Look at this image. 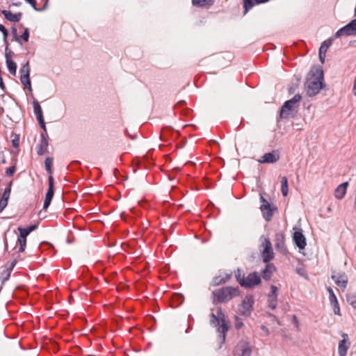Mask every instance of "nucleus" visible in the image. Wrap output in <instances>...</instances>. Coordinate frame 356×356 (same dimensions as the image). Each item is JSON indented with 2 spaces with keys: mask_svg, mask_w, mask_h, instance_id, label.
Wrapping results in <instances>:
<instances>
[{
  "mask_svg": "<svg viewBox=\"0 0 356 356\" xmlns=\"http://www.w3.org/2000/svg\"><path fill=\"white\" fill-rule=\"evenodd\" d=\"M323 72L321 66L313 67L305 83V90L309 97L317 95L323 86Z\"/></svg>",
  "mask_w": 356,
  "mask_h": 356,
  "instance_id": "1",
  "label": "nucleus"
},
{
  "mask_svg": "<svg viewBox=\"0 0 356 356\" xmlns=\"http://www.w3.org/2000/svg\"><path fill=\"white\" fill-rule=\"evenodd\" d=\"M210 316V323L217 327V332L220 334V344H222L225 341L226 333L229 328L228 323L225 319V315L222 312V308L218 307L216 309V314L212 312ZM220 347L221 345H220L219 348Z\"/></svg>",
  "mask_w": 356,
  "mask_h": 356,
  "instance_id": "2",
  "label": "nucleus"
},
{
  "mask_svg": "<svg viewBox=\"0 0 356 356\" xmlns=\"http://www.w3.org/2000/svg\"><path fill=\"white\" fill-rule=\"evenodd\" d=\"M213 296L214 302H226L239 296V291L237 288L225 286L214 291Z\"/></svg>",
  "mask_w": 356,
  "mask_h": 356,
  "instance_id": "3",
  "label": "nucleus"
},
{
  "mask_svg": "<svg viewBox=\"0 0 356 356\" xmlns=\"http://www.w3.org/2000/svg\"><path fill=\"white\" fill-rule=\"evenodd\" d=\"M302 97L296 94L293 98L284 102L280 111V118L288 119L294 116V111L298 107Z\"/></svg>",
  "mask_w": 356,
  "mask_h": 356,
  "instance_id": "4",
  "label": "nucleus"
},
{
  "mask_svg": "<svg viewBox=\"0 0 356 356\" xmlns=\"http://www.w3.org/2000/svg\"><path fill=\"white\" fill-rule=\"evenodd\" d=\"M254 304L252 296H246L241 305H238V312L241 315L248 317L250 316Z\"/></svg>",
  "mask_w": 356,
  "mask_h": 356,
  "instance_id": "5",
  "label": "nucleus"
},
{
  "mask_svg": "<svg viewBox=\"0 0 356 356\" xmlns=\"http://www.w3.org/2000/svg\"><path fill=\"white\" fill-rule=\"evenodd\" d=\"M260 200L261 204L260 209L262 212L263 217L266 221H270L272 219L273 211L277 209L276 207H272L270 204L264 199L262 195H260Z\"/></svg>",
  "mask_w": 356,
  "mask_h": 356,
  "instance_id": "6",
  "label": "nucleus"
},
{
  "mask_svg": "<svg viewBox=\"0 0 356 356\" xmlns=\"http://www.w3.org/2000/svg\"><path fill=\"white\" fill-rule=\"evenodd\" d=\"M261 245L264 248L261 252L263 261L264 263H268L274 258V252L269 238H264Z\"/></svg>",
  "mask_w": 356,
  "mask_h": 356,
  "instance_id": "7",
  "label": "nucleus"
},
{
  "mask_svg": "<svg viewBox=\"0 0 356 356\" xmlns=\"http://www.w3.org/2000/svg\"><path fill=\"white\" fill-rule=\"evenodd\" d=\"M343 35H356V19L351 20L348 24L339 29L335 33L336 38Z\"/></svg>",
  "mask_w": 356,
  "mask_h": 356,
  "instance_id": "8",
  "label": "nucleus"
},
{
  "mask_svg": "<svg viewBox=\"0 0 356 356\" xmlns=\"http://www.w3.org/2000/svg\"><path fill=\"white\" fill-rule=\"evenodd\" d=\"M20 81L25 88L29 90H32L31 80H30V66L29 63L27 61L21 68L20 71Z\"/></svg>",
  "mask_w": 356,
  "mask_h": 356,
  "instance_id": "9",
  "label": "nucleus"
},
{
  "mask_svg": "<svg viewBox=\"0 0 356 356\" xmlns=\"http://www.w3.org/2000/svg\"><path fill=\"white\" fill-rule=\"evenodd\" d=\"M252 350L250 343L244 340L240 341L235 348V353L237 356H250Z\"/></svg>",
  "mask_w": 356,
  "mask_h": 356,
  "instance_id": "10",
  "label": "nucleus"
},
{
  "mask_svg": "<svg viewBox=\"0 0 356 356\" xmlns=\"http://www.w3.org/2000/svg\"><path fill=\"white\" fill-rule=\"evenodd\" d=\"M280 159V153L279 150L274 149L270 152L264 154L258 159L260 163H275Z\"/></svg>",
  "mask_w": 356,
  "mask_h": 356,
  "instance_id": "11",
  "label": "nucleus"
},
{
  "mask_svg": "<svg viewBox=\"0 0 356 356\" xmlns=\"http://www.w3.org/2000/svg\"><path fill=\"white\" fill-rule=\"evenodd\" d=\"M48 181H49V187H48L47 192L46 193V195H45V198H44V204H43V209L44 210H46L50 205L51 200H52V198L54 197V178H53L52 175L49 176Z\"/></svg>",
  "mask_w": 356,
  "mask_h": 356,
  "instance_id": "12",
  "label": "nucleus"
},
{
  "mask_svg": "<svg viewBox=\"0 0 356 356\" xmlns=\"http://www.w3.org/2000/svg\"><path fill=\"white\" fill-rule=\"evenodd\" d=\"M261 278L259 274L256 272L250 273L244 280V287L251 288L259 284Z\"/></svg>",
  "mask_w": 356,
  "mask_h": 356,
  "instance_id": "13",
  "label": "nucleus"
},
{
  "mask_svg": "<svg viewBox=\"0 0 356 356\" xmlns=\"http://www.w3.org/2000/svg\"><path fill=\"white\" fill-rule=\"evenodd\" d=\"M342 337L343 339L339 343L338 352L339 356H346L347 351L350 346V342L348 340V336L347 334L343 333Z\"/></svg>",
  "mask_w": 356,
  "mask_h": 356,
  "instance_id": "14",
  "label": "nucleus"
},
{
  "mask_svg": "<svg viewBox=\"0 0 356 356\" xmlns=\"http://www.w3.org/2000/svg\"><path fill=\"white\" fill-rule=\"evenodd\" d=\"M277 287L275 285H271L270 292L268 297V307L272 309H275L277 307Z\"/></svg>",
  "mask_w": 356,
  "mask_h": 356,
  "instance_id": "15",
  "label": "nucleus"
},
{
  "mask_svg": "<svg viewBox=\"0 0 356 356\" xmlns=\"http://www.w3.org/2000/svg\"><path fill=\"white\" fill-rule=\"evenodd\" d=\"M331 277L336 284L343 289H346L348 283V277L344 273L332 275Z\"/></svg>",
  "mask_w": 356,
  "mask_h": 356,
  "instance_id": "16",
  "label": "nucleus"
},
{
  "mask_svg": "<svg viewBox=\"0 0 356 356\" xmlns=\"http://www.w3.org/2000/svg\"><path fill=\"white\" fill-rule=\"evenodd\" d=\"M293 241L300 249H304L306 246V238L300 231H296L293 234Z\"/></svg>",
  "mask_w": 356,
  "mask_h": 356,
  "instance_id": "17",
  "label": "nucleus"
},
{
  "mask_svg": "<svg viewBox=\"0 0 356 356\" xmlns=\"http://www.w3.org/2000/svg\"><path fill=\"white\" fill-rule=\"evenodd\" d=\"M40 137L41 140L40 143L38 145L37 153L39 155H43L48 152V140L44 134H42Z\"/></svg>",
  "mask_w": 356,
  "mask_h": 356,
  "instance_id": "18",
  "label": "nucleus"
},
{
  "mask_svg": "<svg viewBox=\"0 0 356 356\" xmlns=\"http://www.w3.org/2000/svg\"><path fill=\"white\" fill-rule=\"evenodd\" d=\"M12 52L9 51V52H6V63L9 72L15 75L17 72V65L16 63L11 59L10 54Z\"/></svg>",
  "mask_w": 356,
  "mask_h": 356,
  "instance_id": "19",
  "label": "nucleus"
},
{
  "mask_svg": "<svg viewBox=\"0 0 356 356\" xmlns=\"http://www.w3.org/2000/svg\"><path fill=\"white\" fill-rule=\"evenodd\" d=\"M348 186V182L346 181L338 186V187L335 189L334 196L338 200H341L343 198L346 193L347 187Z\"/></svg>",
  "mask_w": 356,
  "mask_h": 356,
  "instance_id": "20",
  "label": "nucleus"
},
{
  "mask_svg": "<svg viewBox=\"0 0 356 356\" xmlns=\"http://www.w3.org/2000/svg\"><path fill=\"white\" fill-rule=\"evenodd\" d=\"M1 13L4 15V17L8 20H9L10 22H19L21 19L22 16V13L13 14L10 11H8L6 10H1Z\"/></svg>",
  "mask_w": 356,
  "mask_h": 356,
  "instance_id": "21",
  "label": "nucleus"
},
{
  "mask_svg": "<svg viewBox=\"0 0 356 356\" xmlns=\"http://www.w3.org/2000/svg\"><path fill=\"white\" fill-rule=\"evenodd\" d=\"M275 246L282 253L286 251L283 234H276Z\"/></svg>",
  "mask_w": 356,
  "mask_h": 356,
  "instance_id": "22",
  "label": "nucleus"
},
{
  "mask_svg": "<svg viewBox=\"0 0 356 356\" xmlns=\"http://www.w3.org/2000/svg\"><path fill=\"white\" fill-rule=\"evenodd\" d=\"M276 270L275 266L273 264H268L265 269L263 270L261 275L264 280H269L273 272Z\"/></svg>",
  "mask_w": 356,
  "mask_h": 356,
  "instance_id": "23",
  "label": "nucleus"
},
{
  "mask_svg": "<svg viewBox=\"0 0 356 356\" xmlns=\"http://www.w3.org/2000/svg\"><path fill=\"white\" fill-rule=\"evenodd\" d=\"M33 113L36 115V118L38 121L43 120V115H42V108L39 104V102L37 100H34L33 102Z\"/></svg>",
  "mask_w": 356,
  "mask_h": 356,
  "instance_id": "24",
  "label": "nucleus"
},
{
  "mask_svg": "<svg viewBox=\"0 0 356 356\" xmlns=\"http://www.w3.org/2000/svg\"><path fill=\"white\" fill-rule=\"evenodd\" d=\"M193 5L198 7H204L213 4V0H192Z\"/></svg>",
  "mask_w": 356,
  "mask_h": 356,
  "instance_id": "25",
  "label": "nucleus"
},
{
  "mask_svg": "<svg viewBox=\"0 0 356 356\" xmlns=\"http://www.w3.org/2000/svg\"><path fill=\"white\" fill-rule=\"evenodd\" d=\"M346 300L353 307L356 308V293L353 292L348 293L346 296Z\"/></svg>",
  "mask_w": 356,
  "mask_h": 356,
  "instance_id": "26",
  "label": "nucleus"
},
{
  "mask_svg": "<svg viewBox=\"0 0 356 356\" xmlns=\"http://www.w3.org/2000/svg\"><path fill=\"white\" fill-rule=\"evenodd\" d=\"M281 184V191L282 195L285 197L288 195V180L286 177H282Z\"/></svg>",
  "mask_w": 356,
  "mask_h": 356,
  "instance_id": "27",
  "label": "nucleus"
},
{
  "mask_svg": "<svg viewBox=\"0 0 356 356\" xmlns=\"http://www.w3.org/2000/svg\"><path fill=\"white\" fill-rule=\"evenodd\" d=\"M332 43V38H329V39L325 40L324 42H322L321 45L319 48V51L326 53L327 49L331 46Z\"/></svg>",
  "mask_w": 356,
  "mask_h": 356,
  "instance_id": "28",
  "label": "nucleus"
},
{
  "mask_svg": "<svg viewBox=\"0 0 356 356\" xmlns=\"http://www.w3.org/2000/svg\"><path fill=\"white\" fill-rule=\"evenodd\" d=\"M45 168L49 175H51L52 170V165H53V158L47 157L44 161Z\"/></svg>",
  "mask_w": 356,
  "mask_h": 356,
  "instance_id": "29",
  "label": "nucleus"
},
{
  "mask_svg": "<svg viewBox=\"0 0 356 356\" xmlns=\"http://www.w3.org/2000/svg\"><path fill=\"white\" fill-rule=\"evenodd\" d=\"M235 276L240 285L243 286L244 280L245 279V275L238 269L236 273Z\"/></svg>",
  "mask_w": 356,
  "mask_h": 356,
  "instance_id": "30",
  "label": "nucleus"
},
{
  "mask_svg": "<svg viewBox=\"0 0 356 356\" xmlns=\"http://www.w3.org/2000/svg\"><path fill=\"white\" fill-rule=\"evenodd\" d=\"M327 291L329 292V299H330V304L331 303H337V299L336 296L334 293L332 289L330 286H329V287H327Z\"/></svg>",
  "mask_w": 356,
  "mask_h": 356,
  "instance_id": "31",
  "label": "nucleus"
},
{
  "mask_svg": "<svg viewBox=\"0 0 356 356\" xmlns=\"http://www.w3.org/2000/svg\"><path fill=\"white\" fill-rule=\"evenodd\" d=\"M27 3H29L31 7L35 10H43L46 8L47 7V0H46L45 3H44V7L42 9H38L36 8V1L35 0H25Z\"/></svg>",
  "mask_w": 356,
  "mask_h": 356,
  "instance_id": "32",
  "label": "nucleus"
},
{
  "mask_svg": "<svg viewBox=\"0 0 356 356\" xmlns=\"http://www.w3.org/2000/svg\"><path fill=\"white\" fill-rule=\"evenodd\" d=\"M18 242L19 243V252H22L24 251L26 245V238H18Z\"/></svg>",
  "mask_w": 356,
  "mask_h": 356,
  "instance_id": "33",
  "label": "nucleus"
},
{
  "mask_svg": "<svg viewBox=\"0 0 356 356\" xmlns=\"http://www.w3.org/2000/svg\"><path fill=\"white\" fill-rule=\"evenodd\" d=\"M10 269L7 268L1 274L2 284L7 281L10 276Z\"/></svg>",
  "mask_w": 356,
  "mask_h": 356,
  "instance_id": "34",
  "label": "nucleus"
},
{
  "mask_svg": "<svg viewBox=\"0 0 356 356\" xmlns=\"http://www.w3.org/2000/svg\"><path fill=\"white\" fill-rule=\"evenodd\" d=\"M254 6V3L252 0H244V8H245V14L248 12L250 9H251Z\"/></svg>",
  "mask_w": 356,
  "mask_h": 356,
  "instance_id": "35",
  "label": "nucleus"
},
{
  "mask_svg": "<svg viewBox=\"0 0 356 356\" xmlns=\"http://www.w3.org/2000/svg\"><path fill=\"white\" fill-rule=\"evenodd\" d=\"M10 191H11V189H10V184L8 187H6L5 188L1 199L8 201L10 194Z\"/></svg>",
  "mask_w": 356,
  "mask_h": 356,
  "instance_id": "36",
  "label": "nucleus"
},
{
  "mask_svg": "<svg viewBox=\"0 0 356 356\" xmlns=\"http://www.w3.org/2000/svg\"><path fill=\"white\" fill-rule=\"evenodd\" d=\"M18 230L19 232V237L26 238L27 236L29 234L25 228L18 227Z\"/></svg>",
  "mask_w": 356,
  "mask_h": 356,
  "instance_id": "37",
  "label": "nucleus"
},
{
  "mask_svg": "<svg viewBox=\"0 0 356 356\" xmlns=\"http://www.w3.org/2000/svg\"><path fill=\"white\" fill-rule=\"evenodd\" d=\"M243 326V323L242 322L241 319L238 316H235V327L237 330H239Z\"/></svg>",
  "mask_w": 356,
  "mask_h": 356,
  "instance_id": "38",
  "label": "nucleus"
},
{
  "mask_svg": "<svg viewBox=\"0 0 356 356\" xmlns=\"http://www.w3.org/2000/svg\"><path fill=\"white\" fill-rule=\"evenodd\" d=\"M331 305L333 307L334 313L337 315L340 316V307L338 301H337V303H331Z\"/></svg>",
  "mask_w": 356,
  "mask_h": 356,
  "instance_id": "39",
  "label": "nucleus"
},
{
  "mask_svg": "<svg viewBox=\"0 0 356 356\" xmlns=\"http://www.w3.org/2000/svg\"><path fill=\"white\" fill-rule=\"evenodd\" d=\"M20 38L24 40L25 42H28L29 41V29L28 28H26L24 29V33L21 35Z\"/></svg>",
  "mask_w": 356,
  "mask_h": 356,
  "instance_id": "40",
  "label": "nucleus"
},
{
  "mask_svg": "<svg viewBox=\"0 0 356 356\" xmlns=\"http://www.w3.org/2000/svg\"><path fill=\"white\" fill-rule=\"evenodd\" d=\"M15 172V166L13 165V166H11V167L7 168V170L6 171V174L7 176L11 177L13 175Z\"/></svg>",
  "mask_w": 356,
  "mask_h": 356,
  "instance_id": "41",
  "label": "nucleus"
},
{
  "mask_svg": "<svg viewBox=\"0 0 356 356\" xmlns=\"http://www.w3.org/2000/svg\"><path fill=\"white\" fill-rule=\"evenodd\" d=\"M8 202V201L3 199L0 200V212L3 211V210L6 207Z\"/></svg>",
  "mask_w": 356,
  "mask_h": 356,
  "instance_id": "42",
  "label": "nucleus"
},
{
  "mask_svg": "<svg viewBox=\"0 0 356 356\" xmlns=\"http://www.w3.org/2000/svg\"><path fill=\"white\" fill-rule=\"evenodd\" d=\"M12 33L13 34L14 40L17 42H19V43H21L20 40H19V37L17 36V29H16V28H15V27L12 28Z\"/></svg>",
  "mask_w": 356,
  "mask_h": 356,
  "instance_id": "43",
  "label": "nucleus"
},
{
  "mask_svg": "<svg viewBox=\"0 0 356 356\" xmlns=\"http://www.w3.org/2000/svg\"><path fill=\"white\" fill-rule=\"evenodd\" d=\"M319 59L322 63H324L325 59V53L318 51Z\"/></svg>",
  "mask_w": 356,
  "mask_h": 356,
  "instance_id": "44",
  "label": "nucleus"
},
{
  "mask_svg": "<svg viewBox=\"0 0 356 356\" xmlns=\"http://www.w3.org/2000/svg\"><path fill=\"white\" fill-rule=\"evenodd\" d=\"M36 228H37V225H31L25 229L30 234L31 232L35 230Z\"/></svg>",
  "mask_w": 356,
  "mask_h": 356,
  "instance_id": "45",
  "label": "nucleus"
},
{
  "mask_svg": "<svg viewBox=\"0 0 356 356\" xmlns=\"http://www.w3.org/2000/svg\"><path fill=\"white\" fill-rule=\"evenodd\" d=\"M38 122L40 124V127L44 130V132H46L47 131V129H46V126H45V123H44V119L41 120H39Z\"/></svg>",
  "mask_w": 356,
  "mask_h": 356,
  "instance_id": "46",
  "label": "nucleus"
},
{
  "mask_svg": "<svg viewBox=\"0 0 356 356\" xmlns=\"http://www.w3.org/2000/svg\"><path fill=\"white\" fill-rule=\"evenodd\" d=\"M260 327H261V330L265 333V334L266 336H268L269 334V330L266 326L262 325H261Z\"/></svg>",
  "mask_w": 356,
  "mask_h": 356,
  "instance_id": "47",
  "label": "nucleus"
},
{
  "mask_svg": "<svg viewBox=\"0 0 356 356\" xmlns=\"http://www.w3.org/2000/svg\"><path fill=\"white\" fill-rule=\"evenodd\" d=\"M13 145L15 147H17L19 146V140L18 139H14L12 141Z\"/></svg>",
  "mask_w": 356,
  "mask_h": 356,
  "instance_id": "48",
  "label": "nucleus"
},
{
  "mask_svg": "<svg viewBox=\"0 0 356 356\" xmlns=\"http://www.w3.org/2000/svg\"><path fill=\"white\" fill-rule=\"evenodd\" d=\"M3 42L4 43L6 44V52H8V41H7V38H3Z\"/></svg>",
  "mask_w": 356,
  "mask_h": 356,
  "instance_id": "49",
  "label": "nucleus"
},
{
  "mask_svg": "<svg viewBox=\"0 0 356 356\" xmlns=\"http://www.w3.org/2000/svg\"><path fill=\"white\" fill-rule=\"evenodd\" d=\"M293 321L296 325V326H298V320L296 316L295 315L293 316Z\"/></svg>",
  "mask_w": 356,
  "mask_h": 356,
  "instance_id": "50",
  "label": "nucleus"
},
{
  "mask_svg": "<svg viewBox=\"0 0 356 356\" xmlns=\"http://www.w3.org/2000/svg\"><path fill=\"white\" fill-rule=\"evenodd\" d=\"M296 271L298 274H300V275H304V270L302 269V268H297L296 269Z\"/></svg>",
  "mask_w": 356,
  "mask_h": 356,
  "instance_id": "51",
  "label": "nucleus"
},
{
  "mask_svg": "<svg viewBox=\"0 0 356 356\" xmlns=\"http://www.w3.org/2000/svg\"><path fill=\"white\" fill-rule=\"evenodd\" d=\"M256 3H262L268 1L269 0H254Z\"/></svg>",
  "mask_w": 356,
  "mask_h": 356,
  "instance_id": "52",
  "label": "nucleus"
},
{
  "mask_svg": "<svg viewBox=\"0 0 356 356\" xmlns=\"http://www.w3.org/2000/svg\"><path fill=\"white\" fill-rule=\"evenodd\" d=\"M2 33H3V38H7V37H8V30H7V29H6L5 31H3L2 32Z\"/></svg>",
  "mask_w": 356,
  "mask_h": 356,
  "instance_id": "53",
  "label": "nucleus"
},
{
  "mask_svg": "<svg viewBox=\"0 0 356 356\" xmlns=\"http://www.w3.org/2000/svg\"><path fill=\"white\" fill-rule=\"evenodd\" d=\"M353 90L354 95L356 96V76H355V79Z\"/></svg>",
  "mask_w": 356,
  "mask_h": 356,
  "instance_id": "54",
  "label": "nucleus"
},
{
  "mask_svg": "<svg viewBox=\"0 0 356 356\" xmlns=\"http://www.w3.org/2000/svg\"><path fill=\"white\" fill-rule=\"evenodd\" d=\"M6 29L4 27L3 25L2 24H0V31L1 32H3V31H5Z\"/></svg>",
  "mask_w": 356,
  "mask_h": 356,
  "instance_id": "55",
  "label": "nucleus"
}]
</instances>
